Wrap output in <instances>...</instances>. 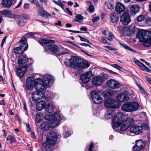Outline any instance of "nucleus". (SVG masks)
<instances>
[{
	"label": "nucleus",
	"instance_id": "obj_26",
	"mask_svg": "<svg viewBox=\"0 0 151 151\" xmlns=\"http://www.w3.org/2000/svg\"><path fill=\"white\" fill-rule=\"evenodd\" d=\"M37 12L39 15L45 18H47L50 15L49 13L42 9H38Z\"/></svg>",
	"mask_w": 151,
	"mask_h": 151
},
{
	"label": "nucleus",
	"instance_id": "obj_33",
	"mask_svg": "<svg viewBox=\"0 0 151 151\" xmlns=\"http://www.w3.org/2000/svg\"><path fill=\"white\" fill-rule=\"evenodd\" d=\"M83 19V16L80 14H77L75 20L77 22L80 23Z\"/></svg>",
	"mask_w": 151,
	"mask_h": 151
},
{
	"label": "nucleus",
	"instance_id": "obj_42",
	"mask_svg": "<svg viewBox=\"0 0 151 151\" xmlns=\"http://www.w3.org/2000/svg\"><path fill=\"white\" fill-rule=\"evenodd\" d=\"M109 37L106 38V39L109 41H111L113 38H114V36L112 34L111 32L109 33L108 35Z\"/></svg>",
	"mask_w": 151,
	"mask_h": 151
},
{
	"label": "nucleus",
	"instance_id": "obj_25",
	"mask_svg": "<svg viewBox=\"0 0 151 151\" xmlns=\"http://www.w3.org/2000/svg\"><path fill=\"white\" fill-rule=\"evenodd\" d=\"M54 109L55 106L52 104L49 103L47 104L45 110L47 112L50 114L54 111Z\"/></svg>",
	"mask_w": 151,
	"mask_h": 151
},
{
	"label": "nucleus",
	"instance_id": "obj_15",
	"mask_svg": "<svg viewBox=\"0 0 151 151\" xmlns=\"http://www.w3.org/2000/svg\"><path fill=\"white\" fill-rule=\"evenodd\" d=\"M145 144L142 140H138L136 141V144L133 147V150L135 151L140 150L145 147Z\"/></svg>",
	"mask_w": 151,
	"mask_h": 151
},
{
	"label": "nucleus",
	"instance_id": "obj_17",
	"mask_svg": "<svg viewBox=\"0 0 151 151\" xmlns=\"http://www.w3.org/2000/svg\"><path fill=\"white\" fill-rule=\"evenodd\" d=\"M27 68V65H25L22 67L18 68L17 71V74L20 78H21L24 76Z\"/></svg>",
	"mask_w": 151,
	"mask_h": 151
},
{
	"label": "nucleus",
	"instance_id": "obj_7",
	"mask_svg": "<svg viewBox=\"0 0 151 151\" xmlns=\"http://www.w3.org/2000/svg\"><path fill=\"white\" fill-rule=\"evenodd\" d=\"M45 83L41 78H36L35 80L34 86L38 91H42L45 88Z\"/></svg>",
	"mask_w": 151,
	"mask_h": 151
},
{
	"label": "nucleus",
	"instance_id": "obj_36",
	"mask_svg": "<svg viewBox=\"0 0 151 151\" xmlns=\"http://www.w3.org/2000/svg\"><path fill=\"white\" fill-rule=\"evenodd\" d=\"M42 119V114L41 113H38L36 115V121L37 123L40 122Z\"/></svg>",
	"mask_w": 151,
	"mask_h": 151
},
{
	"label": "nucleus",
	"instance_id": "obj_57",
	"mask_svg": "<svg viewBox=\"0 0 151 151\" xmlns=\"http://www.w3.org/2000/svg\"><path fill=\"white\" fill-rule=\"evenodd\" d=\"M70 134L67 132H65L63 134V136L64 137H66L70 136Z\"/></svg>",
	"mask_w": 151,
	"mask_h": 151
},
{
	"label": "nucleus",
	"instance_id": "obj_64",
	"mask_svg": "<svg viewBox=\"0 0 151 151\" xmlns=\"http://www.w3.org/2000/svg\"><path fill=\"white\" fill-rule=\"evenodd\" d=\"M146 80L150 83L151 84V79L149 78L148 77H147L146 78Z\"/></svg>",
	"mask_w": 151,
	"mask_h": 151
},
{
	"label": "nucleus",
	"instance_id": "obj_51",
	"mask_svg": "<svg viewBox=\"0 0 151 151\" xmlns=\"http://www.w3.org/2000/svg\"><path fill=\"white\" fill-rule=\"evenodd\" d=\"M133 61L138 65H139L140 62L135 58L133 59Z\"/></svg>",
	"mask_w": 151,
	"mask_h": 151
},
{
	"label": "nucleus",
	"instance_id": "obj_22",
	"mask_svg": "<svg viewBox=\"0 0 151 151\" xmlns=\"http://www.w3.org/2000/svg\"><path fill=\"white\" fill-rule=\"evenodd\" d=\"M34 84V79L32 78L29 77L27 79L26 86L27 89L29 90L32 89L33 88Z\"/></svg>",
	"mask_w": 151,
	"mask_h": 151
},
{
	"label": "nucleus",
	"instance_id": "obj_8",
	"mask_svg": "<svg viewBox=\"0 0 151 151\" xmlns=\"http://www.w3.org/2000/svg\"><path fill=\"white\" fill-rule=\"evenodd\" d=\"M122 122L120 129L121 130L124 131L127 129L130 126L134 124V121L132 118H129L125 121L123 120Z\"/></svg>",
	"mask_w": 151,
	"mask_h": 151
},
{
	"label": "nucleus",
	"instance_id": "obj_59",
	"mask_svg": "<svg viewBox=\"0 0 151 151\" xmlns=\"http://www.w3.org/2000/svg\"><path fill=\"white\" fill-rule=\"evenodd\" d=\"M27 130L28 132H30L31 131V128L29 127V125L28 124H26Z\"/></svg>",
	"mask_w": 151,
	"mask_h": 151
},
{
	"label": "nucleus",
	"instance_id": "obj_35",
	"mask_svg": "<svg viewBox=\"0 0 151 151\" xmlns=\"http://www.w3.org/2000/svg\"><path fill=\"white\" fill-rule=\"evenodd\" d=\"M119 43L120 45L121 46H122V47H123L125 49H127L128 50L130 51L131 52H135V51L134 50L132 49L131 48H130L128 46L126 45H125V44L122 43H121L120 42Z\"/></svg>",
	"mask_w": 151,
	"mask_h": 151
},
{
	"label": "nucleus",
	"instance_id": "obj_60",
	"mask_svg": "<svg viewBox=\"0 0 151 151\" xmlns=\"http://www.w3.org/2000/svg\"><path fill=\"white\" fill-rule=\"evenodd\" d=\"M25 24V22L23 21H20L18 23L19 24L20 26H22Z\"/></svg>",
	"mask_w": 151,
	"mask_h": 151
},
{
	"label": "nucleus",
	"instance_id": "obj_28",
	"mask_svg": "<svg viewBox=\"0 0 151 151\" xmlns=\"http://www.w3.org/2000/svg\"><path fill=\"white\" fill-rule=\"evenodd\" d=\"M110 20L112 23L117 22L119 19L118 16L115 12H113L111 13L110 14Z\"/></svg>",
	"mask_w": 151,
	"mask_h": 151
},
{
	"label": "nucleus",
	"instance_id": "obj_50",
	"mask_svg": "<svg viewBox=\"0 0 151 151\" xmlns=\"http://www.w3.org/2000/svg\"><path fill=\"white\" fill-rule=\"evenodd\" d=\"M55 24L56 25H57L60 27H61L62 26V25L61 24V22L59 20H58L57 22H55Z\"/></svg>",
	"mask_w": 151,
	"mask_h": 151
},
{
	"label": "nucleus",
	"instance_id": "obj_9",
	"mask_svg": "<svg viewBox=\"0 0 151 151\" xmlns=\"http://www.w3.org/2000/svg\"><path fill=\"white\" fill-rule=\"evenodd\" d=\"M92 100L96 104H99L102 101V99L101 97L96 90L92 91L91 93Z\"/></svg>",
	"mask_w": 151,
	"mask_h": 151
},
{
	"label": "nucleus",
	"instance_id": "obj_11",
	"mask_svg": "<svg viewBox=\"0 0 151 151\" xmlns=\"http://www.w3.org/2000/svg\"><path fill=\"white\" fill-rule=\"evenodd\" d=\"M120 21L123 24L126 25L131 22L130 17L128 12H124L121 16Z\"/></svg>",
	"mask_w": 151,
	"mask_h": 151
},
{
	"label": "nucleus",
	"instance_id": "obj_20",
	"mask_svg": "<svg viewBox=\"0 0 151 151\" xmlns=\"http://www.w3.org/2000/svg\"><path fill=\"white\" fill-rule=\"evenodd\" d=\"M43 96L44 95L42 93L35 91L32 93V97L33 101H37L42 99Z\"/></svg>",
	"mask_w": 151,
	"mask_h": 151
},
{
	"label": "nucleus",
	"instance_id": "obj_39",
	"mask_svg": "<svg viewBox=\"0 0 151 151\" xmlns=\"http://www.w3.org/2000/svg\"><path fill=\"white\" fill-rule=\"evenodd\" d=\"M106 6L108 9L112 10L114 9V6L112 3L109 2H106Z\"/></svg>",
	"mask_w": 151,
	"mask_h": 151
},
{
	"label": "nucleus",
	"instance_id": "obj_37",
	"mask_svg": "<svg viewBox=\"0 0 151 151\" xmlns=\"http://www.w3.org/2000/svg\"><path fill=\"white\" fill-rule=\"evenodd\" d=\"M21 44V45H20V47L21 48H22V51L24 52L27 49L28 45L27 44L25 43H23Z\"/></svg>",
	"mask_w": 151,
	"mask_h": 151
},
{
	"label": "nucleus",
	"instance_id": "obj_4",
	"mask_svg": "<svg viewBox=\"0 0 151 151\" xmlns=\"http://www.w3.org/2000/svg\"><path fill=\"white\" fill-rule=\"evenodd\" d=\"M139 107L138 104L135 102H128L124 103L121 107V109L127 112H132L137 111Z\"/></svg>",
	"mask_w": 151,
	"mask_h": 151
},
{
	"label": "nucleus",
	"instance_id": "obj_2",
	"mask_svg": "<svg viewBox=\"0 0 151 151\" xmlns=\"http://www.w3.org/2000/svg\"><path fill=\"white\" fill-rule=\"evenodd\" d=\"M70 68L82 71L83 69L89 66V65L85 60L77 57L73 56L69 60Z\"/></svg>",
	"mask_w": 151,
	"mask_h": 151
},
{
	"label": "nucleus",
	"instance_id": "obj_13",
	"mask_svg": "<svg viewBox=\"0 0 151 151\" xmlns=\"http://www.w3.org/2000/svg\"><path fill=\"white\" fill-rule=\"evenodd\" d=\"M116 101L112 99L105 100L104 104V106L107 108H114L116 107Z\"/></svg>",
	"mask_w": 151,
	"mask_h": 151
},
{
	"label": "nucleus",
	"instance_id": "obj_16",
	"mask_svg": "<svg viewBox=\"0 0 151 151\" xmlns=\"http://www.w3.org/2000/svg\"><path fill=\"white\" fill-rule=\"evenodd\" d=\"M129 131L131 133L137 134L142 132L143 128L140 126L134 125L130 127Z\"/></svg>",
	"mask_w": 151,
	"mask_h": 151
},
{
	"label": "nucleus",
	"instance_id": "obj_61",
	"mask_svg": "<svg viewBox=\"0 0 151 151\" xmlns=\"http://www.w3.org/2000/svg\"><path fill=\"white\" fill-rule=\"evenodd\" d=\"M80 30L81 31L83 30L84 31L86 32L87 30V29L86 27H81L80 28Z\"/></svg>",
	"mask_w": 151,
	"mask_h": 151
},
{
	"label": "nucleus",
	"instance_id": "obj_3",
	"mask_svg": "<svg viewBox=\"0 0 151 151\" xmlns=\"http://www.w3.org/2000/svg\"><path fill=\"white\" fill-rule=\"evenodd\" d=\"M57 134L56 132H51L46 137V142L43 144L42 149L45 151H51L53 145L57 141Z\"/></svg>",
	"mask_w": 151,
	"mask_h": 151
},
{
	"label": "nucleus",
	"instance_id": "obj_29",
	"mask_svg": "<svg viewBox=\"0 0 151 151\" xmlns=\"http://www.w3.org/2000/svg\"><path fill=\"white\" fill-rule=\"evenodd\" d=\"M12 4V0H3L2 2L3 6L7 8H10Z\"/></svg>",
	"mask_w": 151,
	"mask_h": 151
},
{
	"label": "nucleus",
	"instance_id": "obj_47",
	"mask_svg": "<svg viewBox=\"0 0 151 151\" xmlns=\"http://www.w3.org/2000/svg\"><path fill=\"white\" fill-rule=\"evenodd\" d=\"M94 7L93 6L90 5L88 7V9L89 11L92 12L94 10Z\"/></svg>",
	"mask_w": 151,
	"mask_h": 151
},
{
	"label": "nucleus",
	"instance_id": "obj_32",
	"mask_svg": "<svg viewBox=\"0 0 151 151\" xmlns=\"http://www.w3.org/2000/svg\"><path fill=\"white\" fill-rule=\"evenodd\" d=\"M127 28L128 29V31L130 32L128 34L129 36H130L132 33L135 32V27L134 25H131L129 28Z\"/></svg>",
	"mask_w": 151,
	"mask_h": 151
},
{
	"label": "nucleus",
	"instance_id": "obj_43",
	"mask_svg": "<svg viewBox=\"0 0 151 151\" xmlns=\"http://www.w3.org/2000/svg\"><path fill=\"white\" fill-rule=\"evenodd\" d=\"M140 127L143 128V130L144 129H145L146 130H148V126L147 124L146 123L142 124H141V126Z\"/></svg>",
	"mask_w": 151,
	"mask_h": 151
},
{
	"label": "nucleus",
	"instance_id": "obj_40",
	"mask_svg": "<svg viewBox=\"0 0 151 151\" xmlns=\"http://www.w3.org/2000/svg\"><path fill=\"white\" fill-rule=\"evenodd\" d=\"M145 16L144 15L140 14L136 18V20L138 22H142L143 20H144Z\"/></svg>",
	"mask_w": 151,
	"mask_h": 151
},
{
	"label": "nucleus",
	"instance_id": "obj_1",
	"mask_svg": "<svg viewBox=\"0 0 151 151\" xmlns=\"http://www.w3.org/2000/svg\"><path fill=\"white\" fill-rule=\"evenodd\" d=\"M61 116L59 114L55 113L52 115H46L45 118L47 120L41 124V129L47 130L50 128L56 126L59 123Z\"/></svg>",
	"mask_w": 151,
	"mask_h": 151
},
{
	"label": "nucleus",
	"instance_id": "obj_12",
	"mask_svg": "<svg viewBox=\"0 0 151 151\" xmlns=\"http://www.w3.org/2000/svg\"><path fill=\"white\" fill-rule=\"evenodd\" d=\"M92 75L91 71H88L81 74L80 79L83 83H86L89 81L90 78Z\"/></svg>",
	"mask_w": 151,
	"mask_h": 151
},
{
	"label": "nucleus",
	"instance_id": "obj_56",
	"mask_svg": "<svg viewBox=\"0 0 151 151\" xmlns=\"http://www.w3.org/2000/svg\"><path fill=\"white\" fill-rule=\"evenodd\" d=\"M33 35V33L32 32H30L29 33H27L25 34V36L26 37L28 36V37H30L32 36Z\"/></svg>",
	"mask_w": 151,
	"mask_h": 151
},
{
	"label": "nucleus",
	"instance_id": "obj_38",
	"mask_svg": "<svg viewBox=\"0 0 151 151\" xmlns=\"http://www.w3.org/2000/svg\"><path fill=\"white\" fill-rule=\"evenodd\" d=\"M112 112L109 111L107 112L104 115V117L107 119H109L112 117Z\"/></svg>",
	"mask_w": 151,
	"mask_h": 151
},
{
	"label": "nucleus",
	"instance_id": "obj_54",
	"mask_svg": "<svg viewBox=\"0 0 151 151\" xmlns=\"http://www.w3.org/2000/svg\"><path fill=\"white\" fill-rule=\"evenodd\" d=\"M58 5L60 7L63 9H64L63 6L64 5L62 2L60 1L58 2Z\"/></svg>",
	"mask_w": 151,
	"mask_h": 151
},
{
	"label": "nucleus",
	"instance_id": "obj_53",
	"mask_svg": "<svg viewBox=\"0 0 151 151\" xmlns=\"http://www.w3.org/2000/svg\"><path fill=\"white\" fill-rule=\"evenodd\" d=\"M80 44V45H81L82 46H85L86 47H88L90 48H91V47L90 46V45H88V44H86V43H81Z\"/></svg>",
	"mask_w": 151,
	"mask_h": 151
},
{
	"label": "nucleus",
	"instance_id": "obj_49",
	"mask_svg": "<svg viewBox=\"0 0 151 151\" xmlns=\"http://www.w3.org/2000/svg\"><path fill=\"white\" fill-rule=\"evenodd\" d=\"M27 40V38L25 37L22 38L19 41V43H24V42L26 41Z\"/></svg>",
	"mask_w": 151,
	"mask_h": 151
},
{
	"label": "nucleus",
	"instance_id": "obj_55",
	"mask_svg": "<svg viewBox=\"0 0 151 151\" xmlns=\"http://www.w3.org/2000/svg\"><path fill=\"white\" fill-rule=\"evenodd\" d=\"M143 68L147 72L151 73V70L148 68L146 65H145Z\"/></svg>",
	"mask_w": 151,
	"mask_h": 151
},
{
	"label": "nucleus",
	"instance_id": "obj_6",
	"mask_svg": "<svg viewBox=\"0 0 151 151\" xmlns=\"http://www.w3.org/2000/svg\"><path fill=\"white\" fill-rule=\"evenodd\" d=\"M122 113L118 112L114 115L112 120V126L113 129L116 130V129L119 127L122 123Z\"/></svg>",
	"mask_w": 151,
	"mask_h": 151
},
{
	"label": "nucleus",
	"instance_id": "obj_45",
	"mask_svg": "<svg viewBox=\"0 0 151 151\" xmlns=\"http://www.w3.org/2000/svg\"><path fill=\"white\" fill-rule=\"evenodd\" d=\"M100 19V18L99 17H94L92 19V21L93 23H95L96 22H97L99 21Z\"/></svg>",
	"mask_w": 151,
	"mask_h": 151
},
{
	"label": "nucleus",
	"instance_id": "obj_58",
	"mask_svg": "<svg viewBox=\"0 0 151 151\" xmlns=\"http://www.w3.org/2000/svg\"><path fill=\"white\" fill-rule=\"evenodd\" d=\"M93 147V143H91L89 145L88 151H92V149Z\"/></svg>",
	"mask_w": 151,
	"mask_h": 151
},
{
	"label": "nucleus",
	"instance_id": "obj_24",
	"mask_svg": "<svg viewBox=\"0 0 151 151\" xmlns=\"http://www.w3.org/2000/svg\"><path fill=\"white\" fill-rule=\"evenodd\" d=\"M46 103L44 101L41 100L37 103L36 104L37 109L38 111H41L45 106Z\"/></svg>",
	"mask_w": 151,
	"mask_h": 151
},
{
	"label": "nucleus",
	"instance_id": "obj_46",
	"mask_svg": "<svg viewBox=\"0 0 151 151\" xmlns=\"http://www.w3.org/2000/svg\"><path fill=\"white\" fill-rule=\"evenodd\" d=\"M144 20L145 21V22L147 23L151 22V19L149 17H147L146 16H145Z\"/></svg>",
	"mask_w": 151,
	"mask_h": 151
},
{
	"label": "nucleus",
	"instance_id": "obj_34",
	"mask_svg": "<svg viewBox=\"0 0 151 151\" xmlns=\"http://www.w3.org/2000/svg\"><path fill=\"white\" fill-rule=\"evenodd\" d=\"M14 52L15 53L21 54L23 52L20 47H17L14 49Z\"/></svg>",
	"mask_w": 151,
	"mask_h": 151
},
{
	"label": "nucleus",
	"instance_id": "obj_44",
	"mask_svg": "<svg viewBox=\"0 0 151 151\" xmlns=\"http://www.w3.org/2000/svg\"><path fill=\"white\" fill-rule=\"evenodd\" d=\"M112 66L120 71H121L120 69H123L122 67H121L119 65L116 64H114L113 65H112Z\"/></svg>",
	"mask_w": 151,
	"mask_h": 151
},
{
	"label": "nucleus",
	"instance_id": "obj_41",
	"mask_svg": "<svg viewBox=\"0 0 151 151\" xmlns=\"http://www.w3.org/2000/svg\"><path fill=\"white\" fill-rule=\"evenodd\" d=\"M114 92L111 90L106 91V96L110 97L112 96L114 94Z\"/></svg>",
	"mask_w": 151,
	"mask_h": 151
},
{
	"label": "nucleus",
	"instance_id": "obj_48",
	"mask_svg": "<svg viewBox=\"0 0 151 151\" xmlns=\"http://www.w3.org/2000/svg\"><path fill=\"white\" fill-rule=\"evenodd\" d=\"M137 86L141 92L143 93L145 92V90L139 84H138Z\"/></svg>",
	"mask_w": 151,
	"mask_h": 151
},
{
	"label": "nucleus",
	"instance_id": "obj_10",
	"mask_svg": "<svg viewBox=\"0 0 151 151\" xmlns=\"http://www.w3.org/2000/svg\"><path fill=\"white\" fill-rule=\"evenodd\" d=\"M107 86L109 88L115 89L119 88L121 86L120 84L115 79H110L106 82Z\"/></svg>",
	"mask_w": 151,
	"mask_h": 151
},
{
	"label": "nucleus",
	"instance_id": "obj_52",
	"mask_svg": "<svg viewBox=\"0 0 151 151\" xmlns=\"http://www.w3.org/2000/svg\"><path fill=\"white\" fill-rule=\"evenodd\" d=\"M6 37L5 36L4 37V38L3 39V40H2V42L1 43V46L2 47H3L4 43L6 41Z\"/></svg>",
	"mask_w": 151,
	"mask_h": 151
},
{
	"label": "nucleus",
	"instance_id": "obj_5",
	"mask_svg": "<svg viewBox=\"0 0 151 151\" xmlns=\"http://www.w3.org/2000/svg\"><path fill=\"white\" fill-rule=\"evenodd\" d=\"M45 50L51 51L56 55H60L65 54V49L62 47H59L55 45H46L44 48Z\"/></svg>",
	"mask_w": 151,
	"mask_h": 151
},
{
	"label": "nucleus",
	"instance_id": "obj_19",
	"mask_svg": "<svg viewBox=\"0 0 151 151\" xmlns=\"http://www.w3.org/2000/svg\"><path fill=\"white\" fill-rule=\"evenodd\" d=\"M115 9L117 13L120 14L125 10V7L122 4L119 2H118L115 6Z\"/></svg>",
	"mask_w": 151,
	"mask_h": 151
},
{
	"label": "nucleus",
	"instance_id": "obj_27",
	"mask_svg": "<svg viewBox=\"0 0 151 151\" xmlns=\"http://www.w3.org/2000/svg\"><path fill=\"white\" fill-rule=\"evenodd\" d=\"M140 9L139 6L137 5H133L130 6V10L132 14L137 13Z\"/></svg>",
	"mask_w": 151,
	"mask_h": 151
},
{
	"label": "nucleus",
	"instance_id": "obj_63",
	"mask_svg": "<svg viewBox=\"0 0 151 151\" xmlns=\"http://www.w3.org/2000/svg\"><path fill=\"white\" fill-rule=\"evenodd\" d=\"M24 8L28 9L29 7V5L28 4H24Z\"/></svg>",
	"mask_w": 151,
	"mask_h": 151
},
{
	"label": "nucleus",
	"instance_id": "obj_21",
	"mask_svg": "<svg viewBox=\"0 0 151 151\" xmlns=\"http://www.w3.org/2000/svg\"><path fill=\"white\" fill-rule=\"evenodd\" d=\"M117 100L121 102H124L129 99V97L125 93L118 94L116 97Z\"/></svg>",
	"mask_w": 151,
	"mask_h": 151
},
{
	"label": "nucleus",
	"instance_id": "obj_14",
	"mask_svg": "<svg viewBox=\"0 0 151 151\" xmlns=\"http://www.w3.org/2000/svg\"><path fill=\"white\" fill-rule=\"evenodd\" d=\"M43 78L46 86L49 87L52 85L53 78L50 75L46 74L43 76Z\"/></svg>",
	"mask_w": 151,
	"mask_h": 151
},
{
	"label": "nucleus",
	"instance_id": "obj_23",
	"mask_svg": "<svg viewBox=\"0 0 151 151\" xmlns=\"http://www.w3.org/2000/svg\"><path fill=\"white\" fill-rule=\"evenodd\" d=\"M39 42L40 45H44L49 43L54 44L55 41L54 40H47L42 37L39 40Z\"/></svg>",
	"mask_w": 151,
	"mask_h": 151
},
{
	"label": "nucleus",
	"instance_id": "obj_30",
	"mask_svg": "<svg viewBox=\"0 0 151 151\" xmlns=\"http://www.w3.org/2000/svg\"><path fill=\"white\" fill-rule=\"evenodd\" d=\"M26 58L24 55H21L19 57L18 63L19 66L23 65L26 63Z\"/></svg>",
	"mask_w": 151,
	"mask_h": 151
},
{
	"label": "nucleus",
	"instance_id": "obj_31",
	"mask_svg": "<svg viewBox=\"0 0 151 151\" xmlns=\"http://www.w3.org/2000/svg\"><path fill=\"white\" fill-rule=\"evenodd\" d=\"M11 13V12L9 10L5 9L0 11V14L6 17H9Z\"/></svg>",
	"mask_w": 151,
	"mask_h": 151
},
{
	"label": "nucleus",
	"instance_id": "obj_62",
	"mask_svg": "<svg viewBox=\"0 0 151 151\" xmlns=\"http://www.w3.org/2000/svg\"><path fill=\"white\" fill-rule=\"evenodd\" d=\"M104 47H105L107 48V49H108V50H114L113 48H111V47H110V46H105Z\"/></svg>",
	"mask_w": 151,
	"mask_h": 151
},
{
	"label": "nucleus",
	"instance_id": "obj_18",
	"mask_svg": "<svg viewBox=\"0 0 151 151\" xmlns=\"http://www.w3.org/2000/svg\"><path fill=\"white\" fill-rule=\"evenodd\" d=\"M103 78L100 76H96L93 78L92 81V84L95 86H100L103 83Z\"/></svg>",
	"mask_w": 151,
	"mask_h": 151
}]
</instances>
